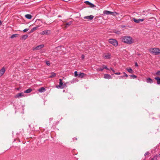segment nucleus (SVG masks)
<instances>
[{"label":"nucleus","mask_w":160,"mask_h":160,"mask_svg":"<svg viewBox=\"0 0 160 160\" xmlns=\"http://www.w3.org/2000/svg\"><path fill=\"white\" fill-rule=\"evenodd\" d=\"M123 74H124V75L123 76L126 77H128V75L125 72H123Z\"/></svg>","instance_id":"c9c22d12"},{"label":"nucleus","mask_w":160,"mask_h":160,"mask_svg":"<svg viewBox=\"0 0 160 160\" xmlns=\"http://www.w3.org/2000/svg\"><path fill=\"white\" fill-rule=\"evenodd\" d=\"M38 26L33 27L31 30H36L37 29H39V28H38Z\"/></svg>","instance_id":"bb28decb"},{"label":"nucleus","mask_w":160,"mask_h":160,"mask_svg":"<svg viewBox=\"0 0 160 160\" xmlns=\"http://www.w3.org/2000/svg\"><path fill=\"white\" fill-rule=\"evenodd\" d=\"M122 27H124V26H122Z\"/></svg>","instance_id":"8fccbe9b"},{"label":"nucleus","mask_w":160,"mask_h":160,"mask_svg":"<svg viewBox=\"0 0 160 160\" xmlns=\"http://www.w3.org/2000/svg\"><path fill=\"white\" fill-rule=\"evenodd\" d=\"M102 67H103V68H103V69H107V70H110V69H109L106 66H105V65H103L102 66Z\"/></svg>","instance_id":"c85d7f7f"},{"label":"nucleus","mask_w":160,"mask_h":160,"mask_svg":"<svg viewBox=\"0 0 160 160\" xmlns=\"http://www.w3.org/2000/svg\"><path fill=\"white\" fill-rule=\"evenodd\" d=\"M114 33H115L117 34H120L119 31H116L115 32H114Z\"/></svg>","instance_id":"473e14b6"},{"label":"nucleus","mask_w":160,"mask_h":160,"mask_svg":"<svg viewBox=\"0 0 160 160\" xmlns=\"http://www.w3.org/2000/svg\"><path fill=\"white\" fill-rule=\"evenodd\" d=\"M103 14L106 15H110V11L108 10H104L103 12Z\"/></svg>","instance_id":"5701e85b"},{"label":"nucleus","mask_w":160,"mask_h":160,"mask_svg":"<svg viewBox=\"0 0 160 160\" xmlns=\"http://www.w3.org/2000/svg\"><path fill=\"white\" fill-rule=\"evenodd\" d=\"M17 90H18L19 89L18 88H17Z\"/></svg>","instance_id":"3c124183"},{"label":"nucleus","mask_w":160,"mask_h":160,"mask_svg":"<svg viewBox=\"0 0 160 160\" xmlns=\"http://www.w3.org/2000/svg\"><path fill=\"white\" fill-rule=\"evenodd\" d=\"M155 79L157 80V84H160V78L156 77L155 78Z\"/></svg>","instance_id":"f3484780"},{"label":"nucleus","mask_w":160,"mask_h":160,"mask_svg":"<svg viewBox=\"0 0 160 160\" xmlns=\"http://www.w3.org/2000/svg\"><path fill=\"white\" fill-rule=\"evenodd\" d=\"M28 37V35H23L21 39L22 40H25L27 39Z\"/></svg>","instance_id":"aec40b11"},{"label":"nucleus","mask_w":160,"mask_h":160,"mask_svg":"<svg viewBox=\"0 0 160 160\" xmlns=\"http://www.w3.org/2000/svg\"><path fill=\"white\" fill-rule=\"evenodd\" d=\"M46 63L47 65L48 66H49L50 65V63L49 61H47L46 62Z\"/></svg>","instance_id":"72a5a7b5"},{"label":"nucleus","mask_w":160,"mask_h":160,"mask_svg":"<svg viewBox=\"0 0 160 160\" xmlns=\"http://www.w3.org/2000/svg\"><path fill=\"white\" fill-rule=\"evenodd\" d=\"M124 77V76H121L120 77H119V79H121V78H123Z\"/></svg>","instance_id":"ea45409f"},{"label":"nucleus","mask_w":160,"mask_h":160,"mask_svg":"<svg viewBox=\"0 0 160 160\" xmlns=\"http://www.w3.org/2000/svg\"><path fill=\"white\" fill-rule=\"evenodd\" d=\"M104 78L105 79H108L112 78L111 76L110 75L107 74H105L104 75Z\"/></svg>","instance_id":"9b49d317"},{"label":"nucleus","mask_w":160,"mask_h":160,"mask_svg":"<svg viewBox=\"0 0 160 160\" xmlns=\"http://www.w3.org/2000/svg\"><path fill=\"white\" fill-rule=\"evenodd\" d=\"M32 31H32L31 32H32Z\"/></svg>","instance_id":"09e8293b"},{"label":"nucleus","mask_w":160,"mask_h":160,"mask_svg":"<svg viewBox=\"0 0 160 160\" xmlns=\"http://www.w3.org/2000/svg\"><path fill=\"white\" fill-rule=\"evenodd\" d=\"M135 66L136 67H138V63L137 62L135 63Z\"/></svg>","instance_id":"a19ab883"},{"label":"nucleus","mask_w":160,"mask_h":160,"mask_svg":"<svg viewBox=\"0 0 160 160\" xmlns=\"http://www.w3.org/2000/svg\"><path fill=\"white\" fill-rule=\"evenodd\" d=\"M5 72V69L4 67H3L0 70V77L2 76Z\"/></svg>","instance_id":"9d476101"},{"label":"nucleus","mask_w":160,"mask_h":160,"mask_svg":"<svg viewBox=\"0 0 160 160\" xmlns=\"http://www.w3.org/2000/svg\"><path fill=\"white\" fill-rule=\"evenodd\" d=\"M118 14V13L115 12H112L110 11V15H113V16H115Z\"/></svg>","instance_id":"a211bd4d"},{"label":"nucleus","mask_w":160,"mask_h":160,"mask_svg":"<svg viewBox=\"0 0 160 160\" xmlns=\"http://www.w3.org/2000/svg\"><path fill=\"white\" fill-rule=\"evenodd\" d=\"M29 29H28V28H25V29H24L23 30H28Z\"/></svg>","instance_id":"79ce46f5"},{"label":"nucleus","mask_w":160,"mask_h":160,"mask_svg":"<svg viewBox=\"0 0 160 160\" xmlns=\"http://www.w3.org/2000/svg\"><path fill=\"white\" fill-rule=\"evenodd\" d=\"M127 70L130 73H133V71L131 68H127Z\"/></svg>","instance_id":"b1692460"},{"label":"nucleus","mask_w":160,"mask_h":160,"mask_svg":"<svg viewBox=\"0 0 160 160\" xmlns=\"http://www.w3.org/2000/svg\"><path fill=\"white\" fill-rule=\"evenodd\" d=\"M85 3L87 4H88L89 5L91 6L92 7H93L95 6V5L92 4V3H91L88 1H86L85 2Z\"/></svg>","instance_id":"ddd939ff"},{"label":"nucleus","mask_w":160,"mask_h":160,"mask_svg":"<svg viewBox=\"0 0 160 160\" xmlns=\"http://www.w3.org/2000/svg\"><path fill=\"white\" fill-rule=\"evenodd\" d=\"M121 39L122 42L128 44H130L134 42L133 40L132 37L129 36L122 37Z\"/></svg>","instance_id":"f257e3e1"},{"label":"nucleus","mask_w":160,"mask_h":160,"mask_svg":"<svg viewBox=\"0 0 160 160\" xmlns=\"http://www.w3.org/2000/svg\"><path fill=\"white\" fill-rule=\"evenodd\" d=\"M84 75H85V74L83 73H81L78 75L81 78L83 77Z\"/></svg>","instance_id":"a878e982"},{"label":"nucleus","mask_w":160,"mask_h":160,"mask_svg":"<svg viewBox=\"0 0 160 160\" xmlns=\"http://www.w3.org/2000/svg\"><path fill=\"white\" fill-rule=\"evenodd\" d=\"M94 18V16L92 15H91L88 16H85L83 18L85 19H87L88 21H91Z\"/></svg>","instance_id":"0eeeda50"},{"label":"nucleus","mask_w":160,"mask_h":160,"mask_svg":"<svg viewBox=\"0 0 160 160\" xmlns=\"http://www.w3.org/2000/svg\"><path fill=\"white\" fill-rule=\"evenodd\" d=\"M109 42L112 44L113 46L116 47L118 46V43L117 40L115 39H111L109 40Z\"/></svg>","instance_id":"7ed1b4c3"},{"label":"nucleus","mask_w":160,"mask_h":160,"mask_svg":"<svg viewBox=\"0 0 160 160\" xmlns=\"http://www.w3.org/2000/svg\"><path fill=\"white\" fill-rule=\"evenodd\" d=\"M72 21H71L69 22H68L66 23V24L65 25V27L66 28L68 27L71 25L72 24Z\"/></svg>","instance_id":"2eb2a0df"},{"label":"nucleus","mask_w":160,"mask_h":160,"mask_svg":"<svg viewBox=\"0 0 160 160\" xmlns=\"http://www.w3.org/2000/svg\"><path fill=\"white\" fill-rule=\"evenodd\" d=\"M24 31V32H25L27 31L25 30V31Z\"/></svg>","instance_id":"de8ad7c7"},{"label":"nucleus","mask_w":160,"mask_h":160,"mask_svg":"<svg viewBox=\"0 0 160 160\" xmlns=\"http://www.w3.org/2000/svg\"><path fill=\"white\" fill-rule=\"evenodd\" d=\"M32 91V89L31 88H29L25 91L24 92L25 93H30Z\"/></svg>","instance_id":"412c9836"},{"label":"nucleus","mask_w":160,"mask_h":160,"mask_svg":"<svg viewBox=\"0 0 160 160\" xmlns=\"http://www.w3.org/2000/svg\"><path fill=\"white\" fill-rule=\"evenodd\" d=\"M81 58H82V59H84V55L82 54V55Z\"/></svg>","instance_id":"4c0bfd02"},{"label":"nucleus","mask_w":160,"mask_h":160,"mask_svg":"<svg viewBox=\"0 0 160 160\" xmlns=\"http://www.w3.org/2000/svg\"><path fill=\"white\" fill-rule=\"evenodd\" d=\"M112 72H115V71H114V70L113 69L112 70Z\"/></svg>","instance_id":"37998d69"},{"label":"nucleus","mask_w":160,"mask_h":160,"mask_svg":"<svg viewBox=\"0 0 160 160\" xmlns=\"http://www.w3.org/2000/svg\"><path fill=\"white\" fill-rule=\"evenodd\" d=\"M156 74L158 76H160V71H158L156 73Z\"/></svg>","instance_id":"2f4dec72"},{"label":"nucleus","mask_w":160,"mask_h":160,"mask_svg":"<svg viewBox=\"0 0 160 160\" xmlns=\"http://www.w3.org/2000/svg\"><path fill=\"white\" fill-rule=\"evenodd\" d=\"M158 156L157 155L154 156L153 158L151 159V160H157V158Z\"/></svg>","instance_id":"393cba45"},{"label":"nucleus","mask_w":160,"mask_h":160,"mask_svg":"<svg viewBox=\"0 0 160 160\" xmlns=\"http://www.w3.org/2000/svg\"><path fill=\"white\" fill-rule=\"evenodd\" d=\"M149 52L155 55H160V48H151L149 49Z\"/></svg>","instance_id":"f03ea898"},{"label":"nucleus","mask_w":160,"mask_h":160,"mask_svg":"<svg viewBox=\"0 0 160 160\" xmlns=\"http://www.w3.org/2000/svg\"><path fill=\"white\" fill-rule=\"evenodd\" d=\"M74 75L75 77H77L78 76V72L77 71H75L74 72Z\"/></svg>","instance_id":"f704fd0d"},{"label":"nucleus","mask_w":160,"mask_h":160,"mask_svg":"<svg viewBox=\"0 0 160 160\" xmlns=\"http://www.w3.org/2000/svg\"><path fill=\"white\" fill-rule=\"evenodd\" d=\"M56 76V74L54 72H52L51 75L49 77V78H52L55 77Z\"/></svg>","instance_id":"4be33fe9"},{"label":"nucleus","mask_w":160,"mask_h":160,"mask_svg":"<svg viewBox=\"0 0 160 160\" xmlns=\"http://www.w3.org/2000/svg\"><path fill=\"white\" fill-rule=\"evenodd\" d=\"M110 69L112 70L113 69L112 68H110Z\"/></svg>","instance_id":"c03bdc74"},{"label":"nucleus","mask_w":160,"mask_h":160,"mask_svg":"<svg viewBox=\"0 0 160 160\" xmlns=\"http://www.w3.org/2000/svg\"><path fill=\"white\" fill-rule=\"evenodd\" d=\"M111 54L110 53H108L105 54L103 55V58L106 59H109L111 58Z\"/></svg>","instance_id":"1a4fd4ad"},{"label":"nucleus","mask_w":160,"mask_h":160,"mask_svg":"<svg viewBox=\"0 0 160 160\" xmlns=\"http://www.w3.org/2000/svg\"><path fill=\"white\" fill-rule=\"evenodd\" d=\"M115 74L116 75H120L121 73L119 72L115 73Z\"/></svg>","instance_id":"e433bc0d"},{"label":"nucleus","mask_w":160,"mask_h":160,"mask_svg":"<svg viewBox=\"0 0 160 160\" xmlns=\"http://www.w3.org/2000/svg\"><path fill=\"white\" fill-rule=\"evenodd\" d=\"M25 17L28 19H31L32 18V16L30 14H27L25 15Z\"/></svg>","instance_id":"6ab92c4d"},{"label":"nucleus","mask_w":160,"mask_h":160,"mask_svg":"<svg viewBox=\"0 0 160 160\" xmlns=\"http://www.w3.org/2000/svg\"><path fill=\"white\" fill-rule=\"evenodd\" d=\"M61 17V16L60 15H59L58 16V17Z\"/></svg>","instance_id":"a18cd8bd"},{"label":"nucleus","mask_w":160,"mask_h":160,"mask_svg":"<svg viewBox=\"0 0 160 160\" xmlns=\"http://www.w3.org/2000/svg\"><path fill=\"white\" fill-rule=\"evenodd\" d=\"M44 46V44H41L37 47H33L32 49L33 51L39 50L43 48Z\"/></svg>","instance_id":"39448f33"},{"label":"nucleus","mask_w":160,"mask_h":160,"mask_svg":"<svg viewBox=\"0 0 160 160\" xmlns=\"http://www.w3.org/2000/svg\"><path fill=\"white\" fill-rule=\"evenodd\" d=\"M149 154V152H146L145 154V156H146V155H148Z\"/></svg>","instance_id":"58836bf2"},{"label":"nucleus","mask_w":160,"mask_h":160,"mask_svg":"<svg viewBox=\"0 0 160 160\" xmlns=\"http://www.w3.org/2000/svg\"><path fill=\"white\" fill-rule=\"evenodd\" d=\"M50 31H43L42 32L41 34H48L50 33Z\"/></svg>","instance_id":"4468645a"},{"label":"nucleus","mask_w":160,"mask_h":160,"mask_svg":"<svg viewBox=\"0 0 160 160\" xmlns=\"http://www.w3.org/2000/svg\"><path fill=\"white\" fill-rule=\"evenodd\" d=\"M158 156L160 157V153L159 154Z\"/></svg>","instance_id":"49530a36"},{"label":"nucleus","mask_w":160,"mask_h":160,"mask_svg":"<svg viewBox=\"0 0 160 160\" xmlns=\"http://www.w3.org/2000/svg\"><path fill=\"white\" fill-rule=\"evenodd\" d=\"M146 81L148 83H152L153 82L152 80L150 78H147Z\"/></svg>","instance_id":"f8f14e48"},{"label":"nucleus","mask_w":160,"mask_h":160,"mask_svg":"<svg viewBox=\"0 0 160 160\" xmlns=\"http://www.w3.org/2000/svg\"><path fill=\"white\" fill-rule=\"evenodd\" d=\"M103 68H98V69H97V70L98 71H103Z\"/></svg>","instance_id":"c756f323"},{"label":"nucleus","mask_w":160,"mask_h":160,"mask_svg":"<svg viewBox=\"0 0 160 160\" xmlns=\"http://www.w3.org/2000/svg\"><path fill=\"white\" fill-rule=\"evenodd\" d=\"M59 85L58 86H56V88H63L66 86V84H63L62 79H59Z\"/></svg>","instance_id":"20e7f679"},{"label":"nucleus","mask_w":160,"mask_h":160,"mask_svg":"<svg viewBox=\"0 0 160 160\" xmlns=\"http://www.w3.org/2000/svg\"><path fill=\"white\" fill-rule=\"evenodd\" d=\"M130 76L132 77L133 78H136L137 77V76L134 75H130Z\"/></svg>","instance_id":"7c9ffc66"},{"label":"nucleus","mask_w":160,"mask_h":160,"mask_svg":"<svg viewBox=\"0 0 160 160\" xmlns=\"http://www.w3.org/2000/svg\"><path fill=\"white\" fill-rule=\"evenodd\" d=\"M45 91L46 89L44 87H42L38 90V91L40 92H44Z\"/></svg>","instance_id":"dca6fc26"},{"label":"nucleus","mask_w":160,"mask_h":160,"mask_svg":"<svg viewBox=\"0 0 160 160\" xmlns=\"http://www.w3.org/2000/svg\"><path fill=\"white\" fill-rule=\"evenodd\" d=\"M133 20L136 23H139L140 22H142L143 21L144 19H137L135 18H133Z\"/></svg>","instance_id":"6e6552de"},{"label":"nucleus","mask_w":160,"mask_h":160,"mask_svg":"<svg viewBox=\"0 0 160 160\" xmlns=\"http://www.w3.org/2000/svg\"><path fill=\"white\" fill-rule=\"evenodd\" d=\"M25 95L23 92L18 93L14 97L16 98H19L22 97H25Z\"/></svg>","instance_id":"423d86ee"},{"label":"nucleus","mask_w":160,"mask_h":160,"mask_svg":"<svg viewBox=\"0 0 160 160\" xmlns=\"http://www.w3.org/2000/svg\"><path fill=\"white\" fill-rule=\"evenodd\" d=\"M18 36V34H13L11 36V38H14V37H17Z\"/></svg>","instance_id":"cd10ccee"}]
</instances>
